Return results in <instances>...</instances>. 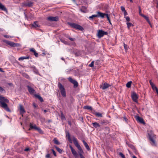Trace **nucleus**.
I'll return each instance as SVG.
<instances>
[{"instance_id": "nucleus-1", "label": "nucleus", "mask_w": 158, "mask_h": 158, "mask_svg": "<svg viewBox=\"0 0 158 158\" xmlns=\"http://www.w3.org/2000/svg\"><path fill=\"white\" fill-rule=\"evenodd\" d=\"M9 102V100L6 98L5 97L0 95V106L4 108L6 111L10 112L11 110L8 107L6 103H8Z\"/></svg>"}, {"instance_id": "nucleus-2", "label": "nucleus", "mask_w": 158, "mask_h": 158, "mask_svg": "<svg viewBox=\"0 0 158 158\" xmlns=\"http://www.w3.org/2000/svg\"><path fill=\"white\" fill-rule=\"evenodd\" d=\"M73 143H74L75 146L79 150L78 152L80 158H85L83 155L84 153L83 151L79 144L77 138L74 136H73Z\"/></svg>"}, {"instance_id": "nucleus-3", "label": "nucleus", "mask_w": 158, "mask_h": 158, "mask_svg": "<svg viewBox=\"0 0 158 158\" xmlns=\"http://www.w3.org/2000/svg\"><path fill=\"white\" fill-rule=\"evenodd\" d=\"M73 143H74L75 146L79 150L78 152L80 158H85L83 155L84 153L83 151L79 144L77 138L74 136H73Z\"/></svg>"}, {"instance_id": "nucleus-4", "label": "nucleus", "mask_w": 158, "mask_h": 158, "mask_svg": "<svg viewBox=\"0 0 158 158\" xmlns=\"http://www.w3.org/2000/svg\"><path fill=\"white\" fill-rule=\"evenodd\" d=\"M148 138L149 141V142L152 146H156V136L152 132H150L148 133Z\"/></svg>"}, {"instance_id": "nucleus-5", "label": "nucleus", "mask_w": 158, "mask_h": 158, "mask_svg": "<svg viewBox=\"0 0 158 158\" xmlns=\"http://www.w3.org/2000/svg\"><path fill=\"white\" fill-rule=\"evenodd\" d=\"M68 24L72 28L81 31H82L84 30V28L82 26L77 23H69Z\"/></svg>"}, {"instance_id": "nucleus-6", "label": "nucleus", "mask_w": 158, "mask_h": 158, "mask_svg": "<svg viewBox=\"0 0 158 158\" xmlns=\"http://www.w3.org/2000/svg\"><path fill=\"white\" fill-rule=\"evenodd\" d=\"M29 127L30 128L28 129L29 131H30L32 129H34L35 130L37 131L40 134H42L43 133V131L41 130L40 128L37 127L35 124H34V125H33L32 123H30Z\"/></svg>"}, {"instance_id": "nucleus-7", "label": "nucleus", "mask_w": 158, "mask_h": 158, "mask_svg": "<svg viewBox=\"0 0 158 158\" xmlns=\"http://www.w3.org/2000/svg\"><path fill=\"white\" fill-rule=\"evenodd\" d=\"M58 86L60 90L62 96L63 97H66V93L65 90L63 86L60 82L58 83Z\"/></svg>"}, {"instance_id": "nucleus-8", "label": "nucleus", "mask_w": 158, "mask_h": 158, "mask_svg": "<svg viewBox=\"0 0 158 158\" xmlns=\"http://www.w3.org/2000/svg\"><path fill=\"white\" fill-rule=\"evenodd\" d=\"M108 33L106 31H105L102 30H99L98 31L97 36L100 38L102 37L104 35H107Z\"/></svg>"}, {"instance_id": "nucleus-9", "label": "nucleus", "mask_w": 158, "mask_h": 158, "mask_svg": "<svg viewBox=\"0 0 158 158\" xmlns=\"http://www.w3.org/2000/svg\"><path fill=\"white\" fill-rule=\"evenodd\" d=\"M69 81L71 83L74 85L73 87L74 88L77 87L78 85L77 82L73 79L71 77H69L68 78Z\"/></svg>"}, {"instance_id": "nucleus-10", "label": "nucleus", "mask_w": 158, "mask_h": 158, "mask_svg": "<svg viewBox=\"0 0 158 158\" xmlns=\"http://www.w3.org/2000/svg\"><path fill=\"white\" fill-rule=\"evenodd\" d=\"M131 97L132 100L134 102L137 103V99L138 98V97L135 92H133L131 94Z\"/></svg>"}, {"instance_id": "nucleus-11", "label": "nucleus", "mask_w": 158, "mask_h": 158, "mask_svg": "<svg viewBox=\"0 0 158 158\" xmlns=\"http://www.w3.org/2000/svg\"><path fill=\"white\" fill-rule=\"evenodd\" d=\"M135 118L138 122L143 124H145L143 119L141 117H139V116H135Z\"/></svg>"}, {"instance_id": "nucleus-12", "label": "nucleus", "mask_w": 158, "mask_h": 158, "mask_svg": "<svg viewBox=\"0 0 158 158\" xmlns=\"http://www.w3.org/2000/svg\"><path fill=\"white\" fill-rule=\"evenodd\" d=\"M69 147L70 149L71 152L73 156L75 158H77L78 156V155L77 152L75 150L71 145H69Z\"/></svg>"}, {"instance_id": "nucleus-13", "label": "nucleus", "mask_w": 158, "mask_h": 158, "mask_svg": "<svg viewBox=\"0 0 158 158\" xmlns=\"http://www.w3.org/2000/svg\"><path fill=\"white\" fill-rule=\"evenodd\" d=\"M47 19L51 21H57L59 20V19L58 16H49L47 18Z\"/></svg>"}, {"instance_id": "nucleus-14", "label": "nucleus", "mask_w": 158, "mask_h": 158, "mask_svg": "<svg viewBox=\"0 0 158 158\" xmlns=\"http://www.w3.org/2000/svg\"><path fill=\"white\" fill-rule=\"evenodd\" d=\"M19 111L20 114L22 117L23 116V114L26 112V111L24 110L23 107L21 105H19Z\"/></svg>"}, {"instance_id": "nucleus-15", "label": "nucleus", "mask_w": 158, "mask_h": 158, "mask_svg": "<svg viewBox=\"0 0 158 158\" xmlns=\"http://www.w3.org/2000/svg\"><path fill=\"white\" fill-rule=\"evenodd\" d=\"M66 137L67 138L68 140L70 143H72V141L70 138V135L69 132L67 131H65Z\"/></svg>"}, {"instance_id": "nucleus-16", "label": "nucleus", "mask_w": 158, "mask_h": 158, "mask_svg": "<svg viewBox=\"0 0 158 158\" xmlns=\"http://www.w3.org/2000/svg\"><path fill=\"white\" fill-rule=\"evenodd\" d=\"M111 86V85L108 84L107 83H105L103 84V85H100V88L102 89H105Z\"/></svg>"}, {"instance_id": "nucleus-17", "label": "nucleus", "mask_w": 158, "mask_h": 158, "mask_svg": "<svg viewBox=\"0 0 158 158\" xmlns=\"http://www.w3.org/2000/svg\"><path fill=\"white\" fill-rule=\"evenodd\" d=\"M28 90L31 94H33L35 92V90L30 86H27Z\"/></svg>"}, {"instance_id": "nucleus-18", "label": "nucleus", "mask_w": 158, "mask_h": 158, "mask_svg": "<svg viewBox=\"0 0 158 158\" xmlns=\"http://www.w3.org/2000/svg\"><path fill=\"white\" fill-rule=\"evenodd\" d=\"M0 9L2 11H4L6 12V13L8 12V10L6 8V7L2 4L0 2Z\"/></svg>"}, {"instance_id": "nucleus-19", "label": "nucleus", "mask_w": 158, "mask_h": 158, "mask_svg": "<svg viewBox=\"0 0 158 158\" xmlns=\"http://www.w3.org/2000/svg\"><path fill=\"white\" fill-rule=\"evenodd\" d=\"M92 125L96 128H97L98 127H101L100 124L97 122L92 123Z\"/></svg>"}, {"instance_id": "nucleus-20", "label": "nucleus", "mask_w": 158, "mask_h": 158, "mask_svg": "<svg viewBox=\"0 0 158 158\" xmlns=\"http://www.w3.org/2000/svg\"><path fill=\"white\" fill-rule=\"evenodd\" d=\"M109 123V121L106 119L101 120L100 122V124L102 125H106Z\"/></svg>"}, {"instance_id": "nucleus-21", "label": "nucleus", "mask_w": 158, "mask_h": 158, "mask_svg": "<svg viewBox=\"0 0 158 158\" xmlns=\"http://www.w3.org/2000/svg\"><path fill=\"white\" fill-rule=\"evenodd\" d=\"M22 75L23 77L29 80H31V78L26 73L24 72L22 73Z\"/></svg>"}, {"instance_id": "nucleus-22", "label": "nucleus", "mask_w": 158, "mask_h": 158, "mask_svg": "<svg viewBox=\"0 0 158 158\" xmlns=\"http://www.w3.org/2000/svg\"><path fill=\"white\" fill-rule=\"evenodd\" d=\"M30 51L33 52L34 53V55L36 57H38V54L36 52L35 50L33 48L30 49Z\"/></svg>"}, {"instance_id": "nucleus-23", "label": "nucleus", "mask_w": 158, "mask_h": 158, "mask_svg": "<svg viewBox=\"0 0 158 158\" xmlns=\"http://www.w3.org/2000/svg\"><path fill=\"white\" fill-rule=\"evenodd\" d=\"M7 44L10 45L11 47H14V42H11L7 40L4 41Z\"/></svg>"}, {"instance_id": "nucleus-24", "label": "nucleus", "mask_w": 158, "mask_h": 158, "mask_svg": "<svg viewBox=\"0 0 158 158\" xmlns=\"http://www.w3.org/2000/svg\"><path fill=\"white\" fill-rule=\"evenodd\" d=\"M97 13L98 14L97 15L98 16V17H100L102 18H103L105 16L106 14L105 13H102L100 11L97 12Z\"/></svg>"}, {"instance_id": "nucleus-25", "label": "nucleus", "mask_w": 158, "mask_h": 158, "mask_svg": "<svg viewBox=\"0 0 158 158\" xmlns=\"http://www.w3.org/2000/svg\"><path fill=\"white\" fill-rule=\"evenodd\" d=\"M93 114L95 115L96 116L98 117H102V113L98 112H97L94 111V112H93Z\"/></svg>"}, {"instance_id": "nucleus-26", "label": "nucleus", "mask_w": 158, "mask_h": 158, "mask_svg": "<svg viewBox=\"0 0 158 158\" xmlns=\"http://www.w3.org/2000/svg\"><path fill=\"white\" fill-rule=\"evenodd\" d=\"M31 59V58L29 56H23L19 58L18 60H19L20 61L24 59Z\"/></svg>"}, {"instance_id": "nucleus-27", "label": "nucleus", "mask_w": 158, "mask_h": 158, "mask_svg": "<svg viewBox=\"0 0 158 158\" xmlns=\"http://www.w3.org/2000/svg\"><path fill=\"white\" fill-rule=\"evenodd\" d=\"M37 22L35 21L32 24V27L35 28L40 27V25L37 24Z\"/></svg>"}, {"instance_id": "nucleus-28", "label": "nucleus", "mask_w": 158, "mask_h": 158, "mask_svg": "<svg viewBox=\"0 0 158 158\" xmlns=\"http://www.w3.org/2000/svg\"><path fill=\"white\" fill-rule=\"evenodd\" d=\"M35 96L37 98H38L40 101L41 102H43L44 101L43 99L41 97L40 95L35 94Z\"/></svg>"}, {"instance_id": "nucleus-29", "label": "nucleus", "mask_w": 158, "mask_h": 158, "mask_svg": "<svg viewBox=\"0 0 158 158\" xmlns=\"http://www.w3.org/2000/svg\"><path fill=\"white\" fill-rule=\"evenodd\" d=\"M80 11L84 13H85L87 12V9L86 7H85V6H82L80 9Z\"/></svg>"}, {"instance_id": "nucleus-30", "label": "nucleus", "mask_w": 158, "mask_h": 158, "mask_svg": "<svg viewBox=\"0 0 158 158\" xmlns=\"http://www.w3.org/2000/svg\"><path fill=\"white\" fill-rule=\"evenodd\" d=\"M82 142H83L84 144L85 145L86 149H87L88 150H90L89 147L88 146V144H87V143H86V142H85L84 140H83L82 141Z\"/></svg>"}, {"instance_id": "nucleus-31", "label": "nucleus", "mask_w": 158, "mask_h": 158, "mask_svg": "<svg viewBox=\"0 0 158 158\" xmlns=\"http://www.w3.org/2000/svg\"><path fill=\"white\" fill-rule=\"evenodd\" d=\"M53 141L54 143L57 145H60V143L59 141L56 138H55L53 140Z\"/></svg>"}, {"instance_id": "nucleus-32", "label": "nucleus", "mask_w": 158, "mask_h": 158, "mask_svg": "<svg viewBox=\"0 0 158 158\" xmlns=\"http://www.w3.org/2000/svg\"><path fill=\"white\" fill-rule=\"evenodd\" d=\"M84 109H87V110H93V109L92 107L90 106H85L84 107Z\"/></svg>"}, {"instance_id": "nucleus-33", "label": "nucleus", "mask_w": 158, "mask_h": 158, "mask_svg": "<svg viewBox=\"0 0 158 158\" xmlns=\"http://www.w3.org/2000/svg\"><path fill=\"white\" fill-rule=\"evenodd\" d=\"M33 70V72L36 74H37L39 73L38 70L34 66H33L31 67Z\"/></svg>"}, {"instance_id": "nucleus-34", "label": "nucleus", "mask_w": 158, "mask_h": 158, "mask_svg": "<svg viewBox=\"0 0 158 158\" xmlns=\"http://www.w3.org/2000/svg\"><path fill=\"white\" fill-rule=\"evenodd\" d=\"M33 3L31 2H28V3H26L25 4L26 6H27L28 7H31L32 6Z\"/></svg>"}, {"instance_id": "nucleus-35", "label": "nucleus", "mask_w": 158, "mask_h": 158, "mask_svg": "<svg viewBox=\"0 0 158 158\" xmlns=\"http://www.w3.org/2000/svg\"><path fill=\"white\" fill-rule=\"evenodd\" d=\"M98 16L97 15H92L90 16L89 17V19L91 20L93 19L94 18L98 17Z\"/></svg>"}, {"instance_id": "nucleus-36", "label": "nucleus", "mask_w": 158, "mask_h": 158, "mask_svg": "<svg viewBox=\"0 0 158 158\" xmlns=\"http://www.w3.org/2000/svg\"><path fill=\"white\" fill-rule=\"evenodd\" d=\"M55 148L58 152L60 153H62V150L60 148L57 146L55 147Z\"/></svg>"}, {"instance_id": "nucleus-37", "label": "nucleus", "mask_w": 158, "mask_h": 158, "mask_svg": "<svg viewBox=\"0 0 158 158\" xmlns=\"http://www.w3.org/2000/svg\"><path fill=\"white\" fill-rule=\"evenodd\" d=\"M127 28L128 29H129L131 27V26L132 27L133 26V25L132 23H129V22H127Z\"/></svg>"}, {"instance_id": "nucleus-38", "label": "nucleus", "mask_w": 158, "mask_h": 158, "mask_svg": "<svg viewBox=\"0 0 158 158\" xmlns=\"http://www.w3.org/2000/svg\"><path fill=\"white\" fill-rule=\"evenodd\" d=\"M132 83L131 81H130L128 82L126 84V86L128 88H130L131 87V84Z\"/></svg>"}, {"instance_id": "nucleus-39", "label": "nucleus", "mask_w": 158, "mask_h": 158, "mask_svg": "<svg viewBox=\"0 0 158 158\" xmlns=\"http://www.w3.org/2000/svg\"><path fill=\"white\" fill-rule=\"evenodd\" d=\"M143 18L145 19V20L147 21V22L149 23H150V21L149 20V18L146 15H145Z\"/></svg>"}, {"instance_id": "nucleus-40", "label": "nucleus", "mask_w": 158, "mask_h": 158, "mask_svg": "<svg viewBox=\"0 0 158 158\" xmlns=\"http://www.w3.org/2000/svg\"><path fill=\"white\" fill-rule=\"evenodd\" d=\"M23 150V148L22 147H21L17 149V152H22Z\"/></svg>"}, {"instance_id": "nucleus-41", "label": "nucleus", "mask_w": 158, "mask_h": 158, "mask_svg": "<svg viewBox=\"0 0 158 158\" xmlns=\"http://www.w3.org/2000/svg\"><path fill=\"white\" fill-rule=\"evenodd\" d=\"M119 155L122 158H126L124 155L121 152L119 153Z\"/></svg>"}, {"instance_id": "nucleus-42", "label": "nucleus", "mask_w": 158, "mask_h": 158, "mask_svg": "<svg viewBox=\"0 0 158 158\" xmlns=\"http://www.w3.org/2000/svg\"><path fill=\"white\" fill-rule=\"evenodd\" d=\"M94 61H92L91 63L89 64V66L91 67H93L94 66Z\"/></svg>"}, {"instance_id": "nucleus-43", "label": "nucleus", "mask_w": 158, "mask_h": 158, "mask_svg": "<svg viewBox=\"0 0 158 158\" xmlns=\"http://www.w3.org/2000/svg\"><path fill=\"white\" fill-rule=\"evenodd\" d=\"M124 47L125 50L127 51L128 49V46L127 44H125V43H124Z\"/></svg>"}, {"instance_id": "nucleus-44", "label": "nucleus", "mask_w": 158, "mask_h": 158, "mask_svg": "<svg viewBox=\"0 0 158 158\" xmlns=\"http://www.w3.org/2000/svg\"><path fill=\"white\" fill-rule=\"evenodd\" d=\"M51 150L52 151V152L54 155L55 156H56V152L55 151V150L53 149H51Z\"/></svg>"}, {"instance_id": "nucleus-45", "label": "nucleus", "mask_w": 158, "mask_h": 158, "mask_svg": "<svg viewBox=\"0 0 158 158\" xmlns=\"http://www.w3.org/2000/svg\"><path fill=\"white\" fill-rule=\"evenodd\" d=\"M124 18L126 19L127 22H129L130 21V19L128 16H125Z\"/></svg>"}, {"instance_id": "nucleus-46", "label": "nucleus", "mask_w": 158, "mask_h": 158, "mask_svg": "<svg viewBox=\"0 0 158 158\" xmlns=\"http://www.w3.org/2000/svg\"><path fill=\"white\" fill-rule=\"evenodd\" d=\"M0 92H5V91L4 89L0 86Z\"/></svg>"}, {"instance_id": "nucleus-47", "label": "nucleus", "mask_w": 158, "mask_h": 158, "mask_svg": "<svg viewBox=\"0 0 158 158\" xmlns=\"http://www.w3.org/2000/svg\"><path fill=\"white\" fill-rule=\"evenodd\" d=\"M20 44L18 43H14V47H19L20 46Z\"/></svg>"}, {"instance_id": "nucleus-48", "label": "nucleus", "mask_w": 158, "mask_h": 158, "mask_svg": "<svg viewBox=\"0 0 158 158\" xmlns=\"http://www.w3.org/2000/svg\"><path fill=\"white\" fill-rule=\"evenodd\" d=\"M61 118L62 120L65 119V118L62 113L61 114Z\"/></svg>"}, {"instance_id": "nucleus-49", "label": "nucleus", "mask_w": 158, "mask_h": 158, "mask_svg": "<svg viewBox=\"0 0 158 158\" xmlns=\"http://www.w3.org/2000/svg\"><path fill=\"white\" fill-rule=\"evenodd\" d=\"M152 88L153 90L155 89L156 90L158 89L157 87L156 86H155L154 84L153 85V86L152 87Z\"/></svg>"}, {"instance_id": "nucleus-50", "label": "nucleus", "mask_w": 158, "mask_h": 158, "mask_svg": "<svg viewBox=\"0 0 158 158\" xmlns=\"http://www.w3.org/2000/svg\"><path fill=\"white\" fill-rule=\"evenodd\" d=\"M45 157L46 158H52L50 156V154H49V153L47 154L45 156Z\"/></svg>"}, {"instance_id": "nucleus-51", "label": "nucleus", "mask_w": 158, "mask_h": 158, "mask_svg": "<svg viewBox=\"0 0 158 158\" xmlns=\"http://www.w3.org/2000/svg\"><path fill=\"white\" fill-rule=\"evenodd\" d=\"M121 10L123 12H124V11H126L125 8H124V6H121Z\"/></svg>"}, {"instance_id": "nucleus-52", "label": "nucleus", "mask_w": 158, "mask_h": 158, "mask_svg": "<svg viewBox=\"0 0 158 158\" xmlns=\"http://www.w3.org/2000/svg\"><path fill=\"white\" fill-rule=\"evenodd\" d=\"M68 38L71 41H74L75 40V38H72L70 37H68Z\"/></svg>"}, {"instance_id": "nucleus-53", "label": "nucleus", "mask_w": 158, "mask_h": 158, "mask_svg": "<svg viewBox=\"0 0 158 158\" xmlns=\"http://www.w3.org/2000/svg\"><path fill=\"white\" fill-rule=\"evenodd\" d=\"M149 83H150L151 87H152V86L153 85H154V84L152 82L151 80L149 81Z\"/></svg>"}, {"instance_id": "nucleus-54", "label": "nucleus", "mask_w": 158, "mask_h": 158, "mask_svg": "<svg viewBox=\"0 0 158 158\" xmlns=\"http://www.w3.org/2000/svg\"><path fill=\"white\" fill-rule=\"evenodd\" d=\"M23 150H24V151L28 152V151H30V149L29 148H25Z\"/></svg>"}, {"instance_id": "nucleus-55", "label": "nucleus", "mask_w": 158, "mask_h": 158, "mask_svg": "<svg viewBox=\"0 0 158 158\" xmlns=\"http://www.w3.org/2000/svg\"><path fill=\"white\" fill-rule=\"evenodd\" d=\"M105 16H106V17L107 18V20L108 21L110 20V18L109 17V15L108 14H106Z\"/></svg>"}, {"instance_id": "nucleus-56", "label": "nucleus", "mask_w": 158, "mask_h": 158, "mask_svg": "<svg viewBox=\"0 0 158 158\" xmlns=\"http://www.w3.org/2000/svg\"><path fill=\"white\" fill-rule=\"evenodd\" d=\"M33 106L35 107V108H36L37 107V105L36 104H35V103H33Z\"/></svg>"}, {"instance_id": "nucleus-57", "label": "nucleus", "mask_w": 158, "mask_h": 158, "mask_svg": "<svg viewBox=\"0 0 158 158\" xmlns=\"http://www.w3.org/2000/svg\"><path fill=\"white\" fill-rule=\"evenodd\" d=\"M4 37L6 38H8L10 37V36L7 35H4Z\"/></svg>"}, {"instance_id": "nucleus-58", "label": "nucleus", "mask_w": 158, "mask_h": 158, "mask_svg": "<svg viewBox=\"0 0 158 158\" xmlns=\"http://www.w3.org/2000/svg\"><path fill=\"white\" fill-rule=\"evenodd\" d=\"M124 15L125 16L126 15H127V12L126 11V10L124 12Z\"/></svg>"}, {"instance_id": "nucleus-59", "label": "nucleus", "mask_w": 158, "mask_h": 158, "mask_svg": "<svg viewBox=\"0 0 158 158\" xmlns=\"http://www.w3.org/2000/svg\"><path fill=\"white\" fill-rule=\"evenodd\" d=\"M0 72H2V73H4V71L2 69V68H0Z\"/></svg>"}, {"instance_id": "nucleus-60", "label": "nucleus", "mask_w": 158, "mask_h": 158, "mask_svg": "<svg viewBox=\"0 0 158 158\" xmlns=\"http://www.w3.org/2000/svg\"><path fill=\"white\" fill-rule=\"evenodd\" d=\"M139 13L140 14L141 11L140 7V6L139 7Z\"/></svg>"}, {"instance_id": "nucleus-61", "label": "nucleus", "mask_w": 158, "mask_h": 158, "mask_svg": "<svg viewBox=\"0 0 158 158\" xmlns=\"http://www.w3.org/2000/svg\"><path fill=\"white\" fill-rule=\"evenodd\" d=\"M140 15H141L143 17H144V16L145 15H143V14H139Z\"/></svg>"}, {"instance_id": "nucleus-62", "label": "nucleus", "mask_w": 158, "mask_h": 158, "mask_svg": "<svg viewBox=\"0 0 158 158\" xmlns=\"http://www.w3.org/2000/svg\"><path fill=\"white\" fill-rule=\"evenodd\" d=\"M131 147L132 149H134L135 148V147L133 146V145H131Z\"/></svg>"}, {"instance_id": "nucleus-63", "label": "nucleus", "mask_w": 158, "mask_h": 158, "mask_svg": "<svg viewBox=\"0 0 158 158\" xmlns=\"http://www.w3.org/2000/svg\"><path fill=\"white\" fill-rule=\"evenodd\" d=\"M52 122V120H51V119H49V120H48V123H50V122Z\"/></svg>"}, {"instance_id": "nucleus-64", "label": "nucleus", "mask_w": 158, "mask_h": 158, "mask_svg": "<svg viewBox=\"0 0 158 158\" xmlns=\"http://www.w3.org/2000/svg\"><path fill=\"white\" fill-rule=\"evenodd\" d=\"M132 158H137V157L135 156H132Z\"/></svg>"}]
</instances>
